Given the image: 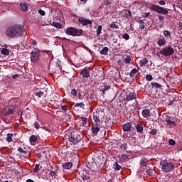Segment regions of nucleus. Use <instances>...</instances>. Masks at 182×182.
Masks as SVG:
<instances>
[{
    "instance_id": "nucleus-26",
    "label": "nucleus",
    "mask_w": 182,
    "mask_h": 182,
    "mask_svg": "<svg viewBox=\"0 0 182 182\" xmlns=\"http://www.w3.org/2000/svg\"><path fill=\"white\" fill-rule=\"evenodd\" d=\"M119 160L121 161H129V160H130V159L129 158V156H127L126 154H122L120 156Z\"/></svg>"
},
{
    "instance_id": "nucleus-5",
    "label": "nucleus",
    "mask_w": 182,
    "mask_h": 182,
    "mask_svg": "<svg viewBox=\"0 0 182 182\" xmlns=\"http://www.w3.org/2000/svg\"><path fill=\"white\" fill-rule=\"evenodd\" d=\"M149 9L156 12L157 14H161V15H167L168 14V10L167 9H164L156 4H151Z\"/></svg>"
},
{
    "instance_id": "nucleus-47",
    "label": "nucleus",
    "mask_w": 182,
    "mask_h": 182,
    "mask_svg": "<svg viewBox=\"0 0 182 182\" xmlns=\"http://www.w3.org/2000/svg\"><path fill=\"white\" fill-rule=\"evenodd\" d=\"M168 144H170V146H174V144H176V141H174V139H171L168 141Z\"/></svg>"
},
{
    "instance_id": "nucleus-38",
    "label": "nucleus",
    "mask_w": 182,
    "mask_h": 182,
    "mask_svg": "<svg viewBox=\"0 0 182 182\" xmlns=\"http://www.w3.org/2000/svg\"><path fill=\"white\" fill-rule=\"evenodd\" d=\"M14 136L13 134H7V138L6 140L9 143H11V141H13L12 137Z\"/></svg>"
},
{
    "instance_id": "nucleus-40",
    "label": "nucleus",
    "mask_w": 182,
    "mask_h": 182,
    "mask_svg": "<svg viewBox=\"0 0 182 182\" xmlns=\"http://www.w3.org/2000/svg\"><path fill=\"white\" fill-rule=\"evenodd\" d=\"M149 134H151V136H156V134H157V129H152L150 132H149Z\"/></svg>"
},
{
    "instance_id": "nucleus-13",
    "label": "nucleus",
    "mask_w": 182,
    "mask_h": 182,
    "mask_svg": "<svg viewBox=\"0 0 182 182\" xmlns=\"http://www.w3.org/2000/svg\"><path fill=\"white\" fill-rule=\"evenodd\" d=\"M15 108L12 106L6 107L5 108V113L6 116H9V114H12L15 111Z\"/></svg>"
},
{
    "instance_id": "nucleus-8",
    "label": "nucleus",
    "mask_w": 182,
    "mask_h": 182,
    "mask_svg": "<svg viewBox=\"0 0 182 182\" xmlns=\"http://www.w3.org/2000/svg\"><path fill=\"white\" fill-rule=\"evenodd\" d=\"M125 99L127 102H130L131 100H135V99H137V95L134 92L128 91L126 93Z\"/></svg>"
},
{
    "instance_id": "nucleus-1",
    "label": "nucleus",
    "mask_w": 182,
    "mask_h": 182,
    "mask_svg": "<svg viewBox=\"0 0 182 182\" xmlns=\"http://www.w3.org/2000/svg\"><path fill=\"white\" fill-rule=\"evenodd\" d=\"M6 36L9 39H16L23 36L25 33V26L21 25H13L6 30Z\"/></svg>"
},
{
    "instance_id": "nucleus-34",
    "label": "nucleus",
    "mask_w": 182,
    "mask_h": 182,
    "mask_svg": "<svg viewBox=\"0 0 182 182\" xmlns=\"http://www.w3.org/2000/svg\"><path fill=\"white\" fill-rule=\"evenodd\" d=\"M127 148H128L127 144L126 143H124L120 146V149L122 151H127Z\"/></svg>"
},
{
    "instance_id": "nucleus-52",
    "label": "nucleus",
    "mask_w": 182,
    "mask_h": 182,
    "mask_svg": "<svg viewBox=\"0 0 182 182\" xmlns=\"http://www.w3.org/2000/svg\"><path fill=\"white\" fill-rule=\"evenodd\" d=\"M150 16V12L148 13H144L142 15V18H149Z\"/></svg>"
},
{
    "instance_id": "nucleus-51",
    "label": "nucleus",
    "mask_w": 182,
    "mask_h": 182,
    "mask_svg": "<svg viewBox=\"0 0 182 182\" xmlns=\"http://www.w3.org/2000/svg\"><path fill=\"white\" fill-rule=\"evenodd\" d=\"M39 170H41V168H39V165L36 164L34 167V173H38V171H39Z\"/></svg>"
},
{
    "instance_id": "nucleus-54",
    "label": "nucleus",
    "mask_w": 182,
    "mask_h": 182,
    "mask_svg": "<svg viewBox=\"0 0 182 182\" xmlns=\"http://www.w3.org/2000/svg\"><path fill=\"white\" fill-rule=\"evenodd\" d=\"M110 4H112V2L109 0L104 1V5L108 6L110 5Z\"/></svg>"
},
{
    "instance_id": "nucleus-41",
    "label": "nucleus",
    "mask_w": 182,
    "mask_h": 182,
    "mask_svg": "<svg viewBox=\"0 0 182 182\" xmlns=\"http://www.w3.org/2000/svg\"><path fill=\"white\" fill-rule=\"evenodd\" d=\"M17 150L19 151V153H23V154H26V153H28V151L23 150V149H22L21 146H18Z\"/></svg>"
},
{
    "instance_id": "nucleus-59",
    "label": "nucleus",
    "mask_w": 182,
    "mask_h": 182,
    "mask_svg": "<svg viewBox=\"0 0 182 182\" xmlns=\"http://www.w3.org/2000/svg\"><path fill=\"white\" fill-rule=\"evenodd\" d=\"M62 110H64V112H66V110H68V107H66L65 105H63L61 107Z\"/></svg>"
},
{
    "instance_id": "nucleus-18",
    "label": "nucleus",
    "mask_w": 182,
    "mask_h": 182,
    "mask_svg": "<svg viewBox=\"0 0 182 182\" xmlns=\"http://www.w3.org/2000/svg\"><path fill=\"white\" fill-rule=\"evenodd\" d=\"M135 129L138 133H143L144 128L143 124H141V123L136 124L135 125Z\"/></svg>"
},
{
    "instance_id": "nucleus-16",
    "label": "nucleus",
    "mask_w": 182,
    "mask_h": 182,
    "mask_svg": "<svg viewBox=\"0 0 182 182\" xmlns=\"http://www.w3.org/2000/svg\"><path fill=\"white\" fill-rule=\"evenodd\" d=\"M63 168L65 170H70L73 167V163L72 162H65L62 165Z\"/></svg>"
},
{
    "instance_id": "nucleus-61",
    "label": "nucleus",
    "mask_w": 182,
    "mask_h": 182,
    "mask_svg": "<svg viewBox=\"0 0 182 182\" xmlns=\"http://www.w3.org/2000/svg\"><path fill=\"white\" fill-rule=\"evenodd\" d=\"M117 63H118V65H123V63H124V60H118V61H117Z\"/></svg>"
},
{
    "instance_id": "nucleus-64",
    "label": "nucleus",
    "mask_w": 182,
    "mask_h": 182,
    "mask_svg": "<svg viewBox=\"0 0 182 182\" xmlns=\"http://www.w3.org/2000/svg\"><path fill=\"white\" fill-rule=\"evenodd\" d=\"M26 182H35V181H33V180L32 179H28Z\"/></svg>"
},
{
    "instance_id": "nucleus-48",
    "label": "nucleus",
    "mask_w": 182,
    "mask_h": 182,
    "mask_svg": "<svg viewBox=\"0 0 182 182\" xmlns=\"http://www.w3.org/2000/svg\"><path fill=\"white\" fill-rule=\"evenodd\" d=\"M166 122L168 123V124H172L173 126H176V122H174V121L168 119V120H166Z\"/></svg>"
},
{
    "instance_id": "nucleus-12",
    "label": "nucleus",
    "mask_w": 182,
    "mask_h": 182,
    "mask_svg": "<svg viewBox=\"0 0 182 182\" xmlns=\"http://www.w3.org/2000/svg\"><path fill=\"white\" fill-rule=\"evenodd\" d=\"M133 127V124L130 122H127L123 125V131L124 132H130L132 130V128Z\"/></svg>"
},
{
    "instance_id": "nucleus-9",
    "label": "nucleus",
    "mask_w": 182,
    "mask_h": 182,
    "mask_svg": "<svg viewBox=\"0 0 182 182\" xmlns=\"http://www.w3.org/2000/svg\"><path fill=\"white\" fill-rule=\"evenodd\" d=\"M122 60H124L125 65H132L133 63V56L124 54L122 55Z\"/></svg>"
},
{
    "instance_id": "nucleus-4",
    "label": "nucleus",
    "mask_w": 182,
    "mask_h": 182,
    "mask_svg": "<svg viewBox=\"0 0 182 182\" xmlns=\"http://www.w3.org/2000/svg\"><path fill=\"white\" fill-rule=\"evenodd\" d=\"M160 166L162 167V171H164L165 173H170V171L174 170V164L172 162H165L164 161H161L160 162Z\"/></svg>"
},
{
    "instance_id": "nucleus-49",
    "label": "nucleus",
    "mask_w": 182,
    "mask_h": 182,
    "mask_svg": "<svg viewBox=\"0 0 182 182\" xmlns=\"http://www.w3.org/2000/svg\"><path fill=\"white\" fill-rule=\"evenodd\" d=\"M60 63H62L60 60H58L55 65L58 68H60V70H62V67H60Z\"/></svg>"
},
{
    "instance_id": "nucleus-28",
    "label": "nucleus",
    "mask_w": 182,
    "mask_h": 182,
    "mask_svg": "<svg viewBox=\"0 0 182 182\" xmlns=\"http://www.w3.org/2000/svg\"><path fill=\"white\" fill-rule=\"evenodd\" d=\"M81 177L84 181H87V180L90 179V176H89V175L86 173L85 171H83V173L81 176Z\"/></svg>"
},
{
    "instance_id": "nucleus-57",
    "label": "nucleus",
    "mask_w": 182,
    "mask_h": 182,
    "mask_svg": "<svg viewBox=\"0 0 182 182\" xmlns=\"http://www.w3.org/2000/svg\"><path fill=\"white\" fill-rule=\"evenodd\" d=\"M78 99L80 100H83V95H82V93L80 92L78 93Z\"/></svg>"
},
{
    "instance_id": "nucleus-14",
    "label": "nucleus",
    "mask_w": 182,
    "mask_h": 182,
    "mask_svg": "<svg viewBox=\"0 0 182 182\" xmlns=\"http://www.w3.org/2000/svg\"><path fill=\"white\" fill-rule=\"evenodd\" d=\"M99 124H94L91 127V130L92 132V133H94V134H97V133H99V132H100V127H99Z\"/></svg>"
},
{
    "instance_id": "nucleus-45",
    "label": "nucleus",
    "mask_w": 182,
    "mask_h": 182,
    "mask_svg": "<svg viewBox=\"0 0 182 182\" xmlns=\"http://www.w3.org/2000/svg\"><path fill=\"white\" fill-rule=\"evenodd\" d=\"M152 79H153V75H146V80L148 82L151 81Z\"/></svg>"
},
{
    "instance_id": "nucleus-62",
    "label": "nucleus",
    "mask_w": 182,
    "mask_h": 182,
    "mask_svg": "<svg viewBox=\"0 0 182 182\" xmlns=\"http://www.w3.org/2000/svg\"><path fill=\"white\" fill-rule=\"evenodd\" d=\"M18 76L19 75H18V74H16V75H13L12 77H13V79H18Z\"/></svg>"
},
{
    "instance_id": "nucleus-31",
    "label": "nucleus",
    "mask_w": 182,
    "mask_h": 182,
    "mask_svg": "<svg viewBox=\"0 0 182 182\" xmlns=\"http://www.w3.org/2000/svg\"><path fill=\"white\" fill-rule=\"evenodd\" d=\"M53 26H54L57 29H62V24H60V23L59 22L53 21Z\"/></svg>"
},
{
    "instance_id": "nucleus-3",
    "label": "nucleus",
    "mask_w": 182,
    "mask_h": 182,
    "mask_svg": "<svg viewBox=\"0 0 182 182\" xmlns=\"http://www.w3.org/2000/svg\"><path fill=\"white\" fill-rule=\"evenodd\" d=\"M65 33L66 35H68L70 36H82V33H83V30L77 29L74 27H70L65 30Z\"/></svg>"
},
{
    "instance_id": "nucleus-39",
    "label": "nucleus",
    "mask_w": 182,
    "mask_h": 182,
    "mask_svg": "<svg viewBox=\"0 0 182 182\" xmlns=\"http://www.w3.org/2000/svg\"><path fill=\"white\" fill-rule=\"evenodd\" d=\"M97 36H100V33H102V26H99L96 30Z\"/></svg>"
},
{
    "instance_id": "nucleus-29",
    "label": "nucleus",
    "mask_w": 182,
    "mask_h": 182,
    "mask_svg": "<svg viewBox=\"0 0 182 182\" xmlns=\"http://www.w3.org/2000/svg\"><path fill=\"white\" fill-rule=\"evenodd\" d=\"M124 14L127 19L132 18V11L130 10H124Z\"/></svg>"
},
{
    "instance_id": "nucleus-11",
    "label": "nucleus",
    "mask_w": 182,
    "mask_h": 182,
    "mask_svg": "<svg viewBox=\"0 0 182 182\" xmlns=\"http://www.w3.org/2000/svg\"><path fill=\"white\" fill-rule=\"evenodd\" d=\"M79 23H81L83 26H86V25H92L93 22L90 20L86 19L83 17H80L78 19Z\"/></svg>"
},
{
    "instance_id": "nucleus-15",
    "label": "nucleus",
    "mask_w": 182,
    "mask_h": 182,
    "mask_svg": "<svg viewBox=\"0 0 182 182\" xmlns=\"http://www.w3.org/2000/svg\"><path fill=\"white\" fill-rule=\"evenodd\" d=\"M110 89H112V86H110V85H105L102 89H100V92H102V95H106V92H107V90H110Z\"/></svg>"
},
{
    "instance_id": "nucleus-30",
    "label": "nucleus",
    "mask_w": 182,
    "mask_h": 182,
    "mask_svg": "<svg viewBox=\"0 0 182 182\" xmlns=\"http://www.w3.org/2000/svg\"><path fill=\"white\" fill-rule=\"evenodd\" d=\"M139 72V69L137 68H134L131 70L130 73H129V76L130 77H134V75H136V73H137Z\"/></svg>"
},
{
    "instance_id": "nucleus-42",
    "label": "nucleus",
    "mask_w": 182,
    "mask_h": 182,
    "mask_svg": "<svg viewBox=\"0 0 182 182\" xmlns=\"http://www.w3.org/2000/svg\"><path fill=\"white\" fill-rule=\"evenodd\" d=\"M109 28H111V29H119V26L115 23H112L109 25Z\"/></svg>"
},
{
    "instance_id": "nucleus-7",
    "label": "nucleus",
    "mask_w": 182,
    "mask_h": 182,
    "mask_svg": "<svg viewBox=\"0 0 182 182\" xmlns=\"http://www.w3.org/2000/svg\"><path fill=\"white\" fill-rule=\"evenodd\" d=\"M41 56V52L36 48L34 49L31 53V61L32 63H36L39 62V57Z\"/></svg>"
},
{
    "instance_id": "nucleus-43",
    "label": "nucleus",
    "mask_w": 182,
    "mask_h": 182,
    "mask_svg": "<svg viewBox=\"0 0 182 182\" xmlns=\"http://www.w3.org/2000/svg\"><path fill=\"white\" fill-rule=\"evenodd\" d=\"M75 107H81V109H83V107H85V104H83V102L76 103Z\"/></svg>"
},
{
    "instance_id": "nucleus-36",
    "label": "nucleus",
    "mask_w": 182,
    "mask_h": 182,
    "mask_svg": "<svg viewBox=\"0 0 182 182\" xmlns=\"http://www.w3.org/2000/svg\"><path fill=\"white\" fill-rule=\"evenodd\" d=\"M37 140H38V136H36V135H31L30 136V142L35 143V141H36Z\"/></svg>"
},
{
    "instance_id": "nucleus-37",
    "label": "nucleus",
    "mask_w": 182,
    "mask_h": 182,
    "mask_svg": "<svg viewBox=\"0 0 182 182\" xmlns=\"http://www.w3.org/2000/svg\"><path fill=\"white\" fill-rule=\"evenodd\" d=\"M113 166H114V170L119 171L122 168V166L120 165H119L117 161L114 162Z\"/></svg>"
},
{
    "instance_id": "nucleus-22",
    "label": "nucleus",
    "mask_w": 182,
    "mask_h": 182,
    "mask_svg": "<svg viewBox=\"0 0 182 182\" xmlns=\"http://www.w3.org/2000/svg\"><path fill=\"white\" fill-rule=\"evenodd\" d=\"M149 163V161L146 158H142L140 160V166L141 167H146Z\"/></svg>"
},
{
    "instance_id": "nucleus-50",
    "label": "nucleus",
    "mask_w": 182,
    "mask_h": 182,
    "mask_svg": "<svg viewBox=\"0 0 182 182\" xmlns=\"http://www.w3.org/2000/svg\"><path fill=\"white\" fill-rule=\"evenodd\" d=\"M71 95H73V96H77V90L76 89H73L71 90Z\"/></svg>"
},
{
    "instance_id": "nucleus-6",
    "label": "nucleus",
    "mask_w": 182,
    "mask_h": 182,
    "mask_svg": "<svg viewBox=\"0 0 182 182\" xmlns=\"http://www.w3.org/2000/svg\"><path fill=\"white\" fill-rule=\"evenodd\" d=\"M160 55L165 56L166 58L174 55V48L171 46H166L159 51Z\"/></svg>"
},
{
    "instance_id": "nucleus-19",
    "label": "nucleus",
    "mask_w": 182,
    "mask_h": 182,
    "mask_svg": "<svg viewBox=\"0 0 182 182\" xmlns=\"http://www.w3.org/2000/svg\"><path fill=\"white\" fill-rule=\"evenodd\" d=\"M151 89H156L157 90V89H161V84L159 83V82H151Z\"/></svg>"
},
{
    "instance_id": "nucleus-21",
    "label": "nucleus",
    "mask_w": 182,
    "mask_h": 182,
    "mask_svg": "<svg viewBox=\"0 0 182 182\" xmlns=\"http://www.w3.org/2000/svg\"><path fill=\"white\" fill-rule=\"evenodd\" d=\"M93 120H94L95 124L100 125L101 122L100 119L99 113H96V114L93 115Z\"/></svg>"
},
{
    "instance_id": "nucleus-25",
    "label": "nucleus",
    "mask_w": 182,
    "mask_h": 182,
    "mask_svg": "<svg viewBox=\"0 0 182 182\" xmlns=\"http://www.w3.org/2000/svg\"><path fill=\"white\" fill-rule=\"evenodd\" d=\"M163 33L166 39L171 38V33H170V31L168 30H164Z\"/></svg>"
},
{
    "instance_id": "nucleus-60",
    "label": "nucleus",
    "mask_w": 182,
    "mask_h": 182,
    "mask_svg": "<svg viewBox=\"0 0 182 182\" xmlns=\"http://www.w3.org/2000/svg\"><path fill=\"white\" fill-rule=\"evenodd\" d=\"M159 21H163L164 19V16H161V15H158L157 16Z\"/></svg>"
},
{
    "instance_id": "nucleus-23",
    "label": "nucleus",
    "mask_w": 182,
    "mask_h": 182,
    "mask_svg": "<svg viewBox=\"0 0 182 182\" xmlns=\"http://www.w3.org/2000/svg\"><path fill=\"white\" fill-rule=\"evenodd\" d=\"M166 43H167V41H166V38L164 37L160 38L157 41V44L159 45V46H163L164 45H166Z\"/></svg>"
},
{
    "instance_id": "nucleus-32",
    "label": "nucleus",
    "mask_w": 182,
    "mask_h": 182,
    "mask_svg": "<svg viewBox=\"0 0 182 182\" xmlns=\"http://www.w3.org/2000/svg\"><path fill=\"white\" fill-rule=\"evenodd\" d=\"M80 120L82 122V124L83 127H85V126H86V124H87V118L81 117Z\"/></svg>"
},
{
    "instance_id": "nucleus-55",
    "label": "nucleus",
    "mask_w": 182,
    "mask_h": 182,
    "mask_svg": "<svg viewBox=\"0 0 182 182\" xmlns=\"http://www.w3.org/2000/svg\"><path fill=\"white\" fill-rule=\"evenodd\" d=\"M159 5L163 6L166 5V1H164V0H161V1H159Z\"/></svg>"
},
{
    "instance_id": "nucleus-56",
    "label": "nucleus",
    "mask_w": 182,
    "mask_h": 182,
    "mask_svg": "<svg viewBox=\"0 0 182 182\" xmlns=\"http://www.w3.org/2000/svg\"><path fill=\"white\" fill-rule=\"evenodd\" d=\"M50 176H51V177H54V176H56V172H55V171H51L50 172Z\"/></svg>"
},
{
    "instance_id": "nucleus-10",
    "label": "nucleus",
    "mask_w": 182,
    "mask_h": 182,
    "mask_svg": "<svg viewBox=\"0 0 182 182\" xmlns=\"http://www.w3.org/2000/svg\"><path fill=\"white\" fill-rule=\"evenodd\" d=\"M29 3L28 1H24L23 2L20 3L19 6L23 12H28L29 11Z\"/></svg>"
},
{
    "instance_id": "nucleus-33",
    "label": "nucleus",
    "mask_w": 182,
    "mask_h": 182,
    "mask_svg": "<svg viewBox=\"0 0 182 182\" xmlns=\"http://www.w3.org/2000/svg\"><path fill=\"white\" fill-rule=\"evenodd\" d=\"M36 96L38 97H43V96H46V94L43 91H39L36 92Z\"/></svg>"
},
{
    "instance_id": "nucleus-24",
    "label": "nucleus",
    "mask_w": 182,
    "mask_h": 182,
    "mask_svg": "<svg viewBox=\"0 0 182 182\" xmlns=\"http://www.w3.org/2000/svg\"><path fill=\"white\" fill-rule=\"evenodd\" d=\"M100 55H104V56H106L107 53H109V48L108 47H104L100 51Z\"/></svg>"
},
{
    "instance_id": "nucleus-27",
    "label": "nucleus",
    "mask_w": 182,
    "mask_h": 182,
    "mask_svg": "<svg viewBox=\"0 0 182 182\" xmlns=\"http://www.w3.org/2000/svg\"><path fill=\"white\" fill-rule=\"evenodd\" d=\"M147 63H149V60H147V58H144L139 61V65L141 66V68H142V66H144L145 65H147Z\"/></svg>"
},
{
    "instance_id": "nucleus-63",
    "label": "nucleus",
    "mask_w": 182,
    "mask_h": 182,
    "mask_svg": "<svg viewBox=\"0 0 182 182\" xmlns=\"http://www.w3.org/2000/svg\"><path fill=\"white\" fill-rule=\"evenodd\" d=\"M138 23H139V25H141V24L144 23V21H143V20H139V21H138Z\"/></svg>"
},
{
    "instance_id": "nucleus-46",
    "label": "nucleus",
    "mask_w": 182,
    "mask_h": 182,
    "mask_svg": "<svg viewBox=\"0 0 182 182\" xmlns=\"http://www.w3.org/2000/svg\"><path fill=\"white\" fill-rule=\"evenodd\" d=\"M122 38L126 39V41H129L130 39V36L127 33H124L123 34Z\"/></svg>"
},
{
    "instance_id": "nucleus-53",
    "label": "nucleus",
    "mask_w": 182,
    "mask_h": 182,
    "mask_svg": "<svg viewBox=\"0 0 182 182\" xmlns=\"http://www.w3.org/2000/svg\"><path fill=\"white\" fill-rule=\"evenodd\" d=\"M38 14H40V15H41V16H45V11L40 9L38 11Z\"/></svg>"
},
{
    "instance_id": "nucleus-17",
    "label": "nucleus",
    "mask_w": 182,
    "mask_h": 182,
    "mask_svg": "<svg viewBox=\"0 0 182 182\" xmlns=\"http://www.w3.org/2000/svg\"><path fill=\"white\" fill-rule=\"evenodd\" d=\"M80 75L82 76L83 79H85V77L87 79V77L90 76L89 74V70H87V69H83L81 71Z\"/></svg>"
},
{
    "instance_id": "nucleus-2",
    "label": "nucleus",
    "mask_w": 182,
    "mask_h": 182,
    "mask_svg": "<svg viewBox=\"0 0 182 182\" xmlns=\"http://www.w3.org/2000/svg\"><path fill=\"white\" fill-rule=\"evenodd\" d=\"M83 139V135L79 133L72 132L68 134V140L73 144H77Z\"/></svg>"
},
{
    "instance_id": "nucleus-20",
    "label": "nucleus",
    "mask_w": 182,
    "mask_h": 182,
    "mask_svg": "<svg viewBox=\"0 0 182 182\" xmlns=\"http://www.w3.org/2000/svg\"><path fill=\"white\" fill-rule=\"evenodd\" d=\"M141 114H142L143 117H144L145 119H147V117H149L150 116V109H143Z\"/></svg>"
},
{
    "instance_id": "nucleus-35",
    "label": "nucleus",
    "mask_w": 182,
    "mask_h": 182,
    "mask_svg": "<svg viewBox=\"0 0 182 182\" xmlns=\"http://www.w3.org/2000/svg\"><path fill=\"white\" fill-rule=\"evenodd\" d=\"M2 55H4V56H9V50L7 48H3L1 50Z\"/></svg>"
},
{
    "instance_id": "nucleus-58",
    "label": "nucleus",
    "mask_w": 182,
    "mask_h": 182,
    "mask_svg": "<svg viewBox=\"0 0 182 182\" xmlns=\"http://www.w3.org/2000/svg\"><path fill=\"white\" fill-rule=\"evenodd\" d=\"M144 28H146L144 23L139 24V29H144Z\"/></svg>"
},
{
    "instance_id": "nucleus-44",
    "label": "nucleus",
    "mask_w": 182,
    "mask_h": 182,
    "mask_svg": "<svg viewBox=\"0 0 182 182\" xmlns=\"http://www.w3.org/2000/svg\"><path fill=\"white\" fill-rule=\"evenodd\" d=\"M34 127L35 129H37V130H38V129H41V124H39V122L36 121L34 122Z\"/></svg>"
}]
</instances>
